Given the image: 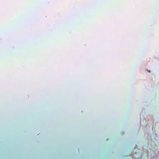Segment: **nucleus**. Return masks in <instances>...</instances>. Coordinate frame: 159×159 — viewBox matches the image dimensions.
<instances>
[{
    "label": "nucleus",
    "instance_id": "1",
    "mask_svg": "<svg viewBox=\"0 0 159 159\" xmlns=\"http://www.w3.org/2000/svg\"><path fill=\"white\" fill-rule=\"evenodd\" d=\"M149 72H150V70H147Z\"/></svg>",
    "mask_w": 159,
    "mask_h": 159
}]
</instances>
